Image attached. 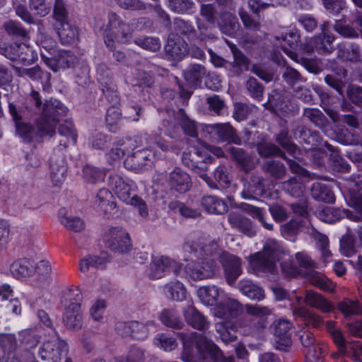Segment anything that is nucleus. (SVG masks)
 <instances>
[{"mask_svg": "<svg viewBox=\"0 0 362 362\" xmlns=\"http://www.w3.org/2000/svg\"><path fill=\"white\" fill-rule=\"evenodd\" d=\"M285 254L286 251L281 243L274 239H269L265 242L262 251L250 256V266L257 274H274L276 271V263Z\"/></svg>", "mask_w": 362, "mask_h": 362, "instance_id": "nucleus-1", "label": "nucleus"}, {"mask_svg": "<svg viewBox=\"0 0 362 362\" xmlns=\"http://www.w3.org/2000/svg\"><path fill=\"white\" fill-rule=\"evenodd\" d=\"M178 335L182 340L184 346H187L190 342H194L199 356L203 359L210 358L214 362H235L233 357L224 356L222 351L212 341L204 336L196 332L191 333L190 335L179 333Z\"/></svg>", "mask_w": 362, "mask_h": 362, "instance_id": "nucleus-2", "label": "nucleus"}, {"mask_svg": "<svg viewBox=\"0 0 362 362\" xmlns=\"http://www.w3.org/2000/svg\"><path fill=\"white\" fill-rule=\"evenodd\" d=\"M182 160L185 165L198 174L209 187L217 188L214 181L206 173L209 164L214 160L212 156L193 148L183 152Z\"/></svg>", "mask_w": 362, "mask_h": 362, "instance_id": "nucleus-3", "label": "nucleus"}, {"mask_svg": "<svg viewBox=\"0 0 362 362\" xmlns=\"http://www.w3.org/2000/svg\"><path fill=\"white\" fill-rule=\"evenodd\" d=\"M54 332L55 335L44 341L39 349L38 355L44 362H62L68 354L67 343L54 329Z\"/></svg>", "mask_w": 362, "mask_h": 362, "instance_id": "nucleus-4", "label": "nucleus"}, {"mask_svg": "<svg viewBox=\"0 0 362 362\" xmlns=\"http://www.w3.org/2000/svg\"><path fill=\"white\" fill-rule=\"evenodd\" d=\"M185 271L191 279L200 281L215 276L219 271V267L214 258L205 257L187 264Z\"/></svg>", "mask_w": 362, "mask_h": 362, "instance_id": "nucleus-5", "label": "nucleus"}, {"mask_svg": "<svg viewBox=\"0 0 362 362\" xmlns=\"http://www.w3.org/2000/svg\"><path fill=\"white\" fill-rule=\"evenodd\" d=\"M296 259L300 267L310 269L306 273V276L313 286L324 291H333V284L327 281L323 274L312 269L315 263L309 255L304 252H299L296 254Z\"/></svg>", "mask_w": 362, "mask_h": 362, "instance_id": "nucleus-6", "label": "nucleus"}, {"mask_svg": "<svg viewBox=\"0 0 362 362\" xmlns=\"http://www.w3.org/2000/svg\"><path fill=\"white\" fill-rule=\"evenodd\" d=\"M218 261L223 269L227 284L230 286H234L237 279L243 272L241 259L235 255L224 251L220 252Z\"/></svg>", "mask_w": 362, "mask_h": 362, "instance_id": "nucleus-7", "label": "nucleus"}, {"mask_svg": "<svg viewBox=\"0 0 362 362\" xmlns=\"http://www.w3.org/2000/svg\"><path fill=\"white\" fill-rule=\"evenodd\" d=\"M104 241L108 248L119 253L127 252L132 247L129 234L119 227L110 228L104 235Z\"/></svg>", "mask_w": 362, "mask_h": 362, "instance_id": "nucleus-8", "label": "nucleus"}, {"mask_svg": "<svg viewBox=\"0 0 362 362\" xmlns=\"http://www.w3.org/2000/svg\"><path fill=\"white\" fill-rule=\"evenodd\" d=\"M291 323L285 319L274 320L270 326V330L274 335L275 348L280 351H287L291 347L292 341L289 332L291 328Z\"/></svg>", "mask_w": 362, "mask_h": 362, "instance_id": "nucleus-9", "label": "nucleus"}, {"mask_svg": "<svg viewBox=\"0 0 362 362\" xmlns=\"http://www.w3.org/2000/svg\"><path fill=\"white\" fill-rule=\"evenodd\" d=\"M80 300V298L78 300H70L62 315L64 326L70 332H78L83 326V315L78 302Z\"/></svg>", "mask_w": 362, "mask_h": 362, "instance_id": "nucleus-10", "label": "nucleus"}, {"mask_svg": "<svg viewBox=\"0 0 362 362\" xmlns=\"http://www.w3.org/2000/svg\"><path fill=\"white\" fill-rule=\"evenodd\" d=\"M9 112L15 122L16 134L24 142L30 143L37 140V134L34 127L28 123L22 122L25 111L18 110L15 105L9 103Z\"/></svg>", "mask_w": 362, "mask_h": 362, "instance_id": "nucleus-11", "label": "nucleus"}, {"mask_svg": "<svg viewBox=\"0 0 362 362\" xmlns=\"http://www.w3.org/2000/svg\"><path fill=\"white\" fill-rule=\"evenodd\" d=\"M148 326H154V322L148 321L146 324L138 321L119 322L117 325V329L124 337L130 336L136 339L142 340L148 337Z\"/></svg>", "mask_w": 362, "mask_h": 362, "instance_id": "nucleus-12", "label": "nucleus"}, {"mask_svg": "<svg viewBox=\"0 0 362 362\" xmlns=\"http://www.w3.org/2000/svg\"><path fill=\"white\" fill-rule=\"evenodd\" d=\"M166 181L171 189L180 193L186 192L192 187L189 175L178 167H175L169 173Z\"/></svg>", "mask_w": 362, "mask_h": 362, "instance_id": "nucleus-13", "label": "nucleus"}, {"mask_svg": "<svg viewBox=\"0 0 362 362\" xmlns=\"http://www.w3.org/2000/svg\"><path fill=\"white\" fill-rule=\"evenodd\" d=\"M228 221L232 228L248 237H253L257 233L253 221L241 213L237 211L229 213Z\"/></svg>", "mask_w": 362, "mask_h": 362, "instance_id": "nucleus-14", "label": "nucleus"}, {"mask_svg": "<svg viewBox=\"0 0 362 362\" xmlns=\"http://www.w3.org/2000/svg\"><path fill=\"white\" fill-rule=\"evenodd\" d=\"M109 185L121 201L127 203L131 200L132 184L124 180L122 176L117 174L110 175Z\"/></svg>", "mask_w": 362, "mask_h": 362, "instance_id": "nucleus-15", "label": "nucleus"}, {"mask_svg": "<svg viewBox=\"0 0 362 362\" xmlns=\"http://www.w3.org/2000/svg\"><path fill=\"white\" fill-rule=\"evenodd\" d=\"M45 57V64L53 71L71 66L75 62V56L69 51L59 50L55 52L52 58Z\"/></svg>", "mask_w": 362, "mask_h": 362, "instance_id": "nucleus-16", "label": "nucleus"}, {"mask_svg": "<svg viewBox=\"0 0 362 362\" xmlns=\"http://www.w3.org/2000/svg\"><path fill=\"white\" fill-rule=\"evenodd\" d=\"M304 303L310 308L317 309L322 313L333 310V304L327 300L322 294L310 289L305 291Z\"/></svg>", "mask_w": 362, "mask_h": 362, "instance_id": "nucleus-17", "label": "nucleus"}, {"mask_svg": "<svg viewBox=\"0 0 362 362\" xmlns=\"http://www.w3.org/2000/svg\"><path fill=\"white\" fill-rule=\"evenodd\" d=\"M228 46L233 57V61L229 63L230 70L235 75L240 76L249 70L250 60L235 45L228 43Z\"/></svg>", "mask_w": 362, "mask_h": 362, "instance_id": "nucleus-18", "label": "nucleus"}, {"mask_svg": "<svg viewBox=\"0 0 362 362\" xmlns=\"http://www.w3.org/2000/svg\"><path fill=\"white\" fill-rule=\"evenodd\" d=\"M187 43L180 37H169L165 46L166 54L172 60H181L187 54Z\"/></svg>", "mask_w": 362, "mask_h": 362, "instance_id": "nucleus-19", "label": "nucleus"}, {"mask_svg": "<svg viewBox=\"0 0 362 362\" xmlns=\"http://www.w3.org/2000/svg\"><path fill=\"white\" fill-rule=\"evenodd\" d=\"M183 315L187 324L195 329L204 331L209 327L210 323L206 317L192 305L185 308Z\"/></svg>", "mask_w": 362, "mask_h": 362, "instance_id": "nucleus-20", "label": "nucleus"}, {"mask_svg": "<svg viewBox=\"0 0 362 362\" xmlns=\"http://www.w3.org/2000/svg\"><path fill=\"white\" fill-rule=\"evenodd\" d=\"M227 152L245 173L251 171L255 166V163L252 156L244 149L235 146H229Z\"/></svg>", "mask_w": 362, "mask_h": 362, "instance_id": "nucleus-21", "label": "nucleus"}, {"mask_svg": "<svg viewBox=\"0 0 362 362\" xmlns=\"http://www.w3.org/2000/svg\"><path fill=\"white\" fill-rule=\"evenodd\" d=\"M67 108L59 100L51 99L44 103L42 116L58 123L66 114Z\"/></svg>", "mask_w": 362, "mask_h": 362, "instance_id": "nucleus-22", "label": "nucleus"}, {"mask_svg": "<svg viewBox=\"0 0 362 362\" xmlns=\"http://www.w3.org/2000/svg\"><path fill=\"white\" fill-rule=\"evenodd\" d=\"M10 270L16 279L30 277L35 274V262L27 258L19 259L11 264Z\"/></svg>", "mask_w": 362, "mask_h": 362, "instance_id": "nucleus-23", "label": "nucleus"}, {"mask_svg": "<svg viewBox=\"0 0 362 362\" xmlns=\"http://www.w3.org/2000/svg\"><path fill=\"white\" fill-rule=\"evenodd\" d=\"M291 306L293 315L302 318L308 325L315 328H319L322 325L323 319L316 313L310 311L305 306L296 305L293 303L291 304Z\"/></svg>", "mask_w": 362, "mask_h": 362, "instance_id": "nucleus-24", "label": "nucleus"}, {"mask_svg": "<svg viewBox=\"0 0 362 362\" xmlns=\"http://www.w3.org/2000/svg\"><path fill=\"white\" fill-rule=\"evenodd\" d=\"M206 74V68L199 64H192L183 71L185 81L193 88L200 86Z\"/></svg>", "mask_w": 362, "mask_h": 362, "instance_id": "nucleus-25", "label": "nucleus"}, {"mask_svg": "<svg viewBox=\"0 0 362 362\" xmlns=\"http://www.w3.org/2000/svg\"><path fill=\"white\" fill-rule=\"evenodd\" d=\"M105 30L121 35L122 42H126L129 37L128 23H124L121 17L115 12L108 13V23Z\"/></svg>", "mask_w": 362, "mask_h": 362, "instance_id": "nucleus-26", "label": "nucleus"}, {"mask_svg": "<svg viewBox=\"0 0 362 362\" xmlns=\"http://www.w3.org/2000/svg\"><path fill=\"white\" fill-rule=\"evenodd\" d=\"M211 129L223 141L241 144V139L235 133V130L229 123L214 124L210 126Z\"/></svg>", "mask_w": 362, "mask_h": 362, "instance_id": "nucleus-27", "label": "nucleus"}, {"mask_svg": "<svg viewBox=\"0 0 362 362\" xmlns=\"http://www.w3.org/2000/svg\"><path fill=\"white\" fill-rule=\"evenodd\" d=\"M237 288L243 295L251 300L259 301L264 298V290L250 279H241Z\"/></svg>", "mask_w": 362, "mask_h": 362, "instance_id": "nucleus-28", "label": "nucleus"}, {"mask_svg": "<svg viewBox=\"0 0 362 362\" xmlns=\"http://www.w3.org/2000/svg\"><path fill=\"white\" fill-rule=\"evenodd\" d=\"M169 257L165 256L154 257L149 265L148 276L151 279H159L168 272Z\"/></svg>", "mask_w": 362, "mask_h": 362, "instance_id": "nucleus-29", "label": "nucleus"}, {"mask_svg": "<svg viewBox=\"0 0 362 362\" xmlns=\"http://www.w3.org/2000/svg\"><path fill=\"white\" fill-rule=\"evenodd\" d=\"M319 216L321 219L327 223H333L344 217L354 221H356L358 218V216L354 215L349 209H340L331 207H326L322 210Z\"/></svg>", "mask_w": 362, "mask_h": 362, "instance_id": "nucleus-30", "label": "nucleus"}, {"mask_svg": "<svg viewBox=\"0 0 362 362\" xmlns=\"http://www.w3.org/2000/svg\"><path fill=\"white\" fill-rule=\"evenodd\" d=\"M311 196L315 200L326 203H333L335 196L330 187L324 183L316 182L312 185Z\"/></svg>", "mask_w": 362, "mask_h": 362, "instance_id": "nucleus-31", "label": "nucleus"}, {"mask_svg": "<svg viewBox=\"0 0 362 362\" xmlns=\"http://www.w3.org/2000/svg\"><path fill=\"white\" fill-rule=\"evenodd\" d=\"M150 153L146 150L137 151L129 156L124 163L127 168L139 170L148 164Z\"/></svg>", "mask_w": 362, "mask_h": 362, "instance_id": "nucleus-32", "label": "nucleus"}, {"mask_svg": "<svg viewBox=\"0 0 362 362\" xmlns=\"http://www.w3.org/2000/svg\"><path fill=\"white\" fill-rule=\"evenodd\" d=\"M264 187V178L257 174H252L250 180L244 184L242 197L245 199H257L255 194L257 190H262Z\"/></svg>", "mask_w": 362, "mask_h": 362, "instance_id": "nucleus-33", "label": "nucleus"}, {"mask_svg": "<svg viewBox=\"0 0 362 362\" xmlns=\"http://www.w3.org/2000/svg\"><path fill=\"white\" fill-rule=\"evenodd\" d=\"M59 37L64 45H71L76 42L78 37L76 28L70 25L67 21L55 23Z\"/></svg>", "mask_w": 362, "mask_h": 362, "instance_id": "nucleus-34", "label": "nucleus"}, {"mask_svg": "<svg viewBox=\"0 0 362 362\" xmlns=\"http://www.w3.org/2000/svg\"><path fill=\"white\" fill-rule=\"evenodd\" d=\"M50 176L55 185L62 184L66 177V165L63 158H52L50 160Z\"/></svg>", "mask_w": 362, "mask_h": 362, "instance_id": "nucleus-35", "label": "nucleus"}, {"mask_svg": "<svg viewBox=\"0 0 362 362\" xmlns=\"http://www.w3.org/2000/svg\"><path fill=\"white\" fill-rule=\"evenodd\" d=\"M202 205L209 213L223 214L228 211L227 204L214 196H205L202 199Z\"/></svg>", "mask_w": 362, "mask_h": 362, "instance_id": "nucleus-36", "label": "nucleus"}, {"mask_svg": "<svg viewBox=\"0 0 362 362\" xmlns=\"http://www.w3.org/2000/svg\"><path fill=\"white\" fill-rule=\"evenodd\" d=\"M303 117L320 129H324L329 124L327 117L317 108H305L303 112Z\"/></svg>", "mask_w": 362, "mask_h": 362, "instance_id": "nucleus-37", "label": "nucleus"}, {"mask_svg": "<svg viewBox=\"0 0 362 362\" xmlns=\"http://www.w3.org/2000/svg\"><path fill=\"white\" fill-rule=\"evenodd\" d=\"M165 296L170 300L182 301L186 298L187 290L179 281H172L163 287Z\"/></svg>", "mask_w": 362, "mask_h": 362, "instance_id": "nucleus-38", "label": "nucleus"}, {"mask_svg": "<svg viewBox=\"0 0 362 362\" xmlns=\"http://www.w3.org/2000/svg\"><path fill=\"white\" fill-rule=\"evenodd\" d=\"M334 139L343 145L362 146V137L346 128L337 129L335 131Z\"/></svg>", "mask_w": 362, "mask_h": 362, "instance_id": "nucleus-39", "label": "nucleus"}, {"mask_svg": "<svg viewBox=\"0 0 362 362\" xmlns=\"http://www.w3.org/2000/svg\"><path fill=\"white\" fill-rule=\"evenodd\" d=\"M220 291L214 285L202 286L197 290V296L201 301L207 305H214L220 296Z\"/></svg>", "mask_w": 362, "mask_h": 362, "instance_id": "nucleus-40", "label": "nucleus"}, {"mask_svg": "<svg viewBox=\"0 0 362 362\" xmlns=\"http://www.w3.org/2000/svg\"><path fill=\"white\" fill-rule=\"evenodd\" d=\"M59 134L62 137L59 140V145L66 148L70 143L75 144L77 135L74 129L71 122L65 121L59 127Z\"/></svg>", "mask_w": 362, "mask_h": 362, "instance_id": "nucleus-41", "label": "nucleus"}, {"mask_svg": "<svg viewBox=\"0 0 362 362\" xmlns=\"http://www.w3.org/2000/svg\"><path fill=\"white\" fill-rule=\"evenodd\" d=\"M276 141L284 148L290 155L296 159H300V152L298 146L291 141L288 137V130L282 129L276 135Z\"/></svg>", "mask_w": 362, "mask_h": 362, "instance_id": "nucleus-42", "label": "nucleus"}, {"mask_svg": "<svg viewBox=\"0 0 362 362\" xmlns=\"http://www.w3.org/2000/svg\"><path fill=\"white\" fill-rule=\"evenodd\" d=\"M173 30L176 34L183 35L188 39L194 38L197 36L196 29L187 21L180 18H175L173 21Z\"/></svg>", "mask_w": 362, "mask_h": 362, "instance_id": "nucleus-43", "label": "nucleus"}, {"mask_svg": "<svg viewBox=\"0 0 362 362\" xmlns=\"http://www.w3.org/2000/svg\"><path fill=\"white\" fill-rule=\"evenodd\" d=\"M252 147L255 146L254 143L250 144ZM257 150L259 155L264 158H268L272 156H278L281 158H286L285 153L277 146L269 142H261L257 145Z\"/></svg>", "mask_w": 362, "mask_h": 362, "instance_id": "nucleus-44", "label": "nucleus"}, {"mask_svg": "<svg viewBox=\"0 0 362 362\" xmlns=\"http://www.w3.org/2000/svg\"><path fill=\"white\" fill-rule=\"evenodd\" d=\"M263 168L271 177L276 180L283 179L286 175V166L279 160H267L264 163Z\"/></svg>", "mask_w": 362, "mask_h": 362, "instance_id": "nucleus-45", "label": "nucleus"}, {"mask_svg": "<svg viewBox=\"0 0 362 362\" xmlns=\"http://www.w3.org/2000/svg\"><path fill=\"white\" fill-rule=\"evenodd\" d=\"M315 50L320 54L331 53L334 50V37L330 35H320L312 38Z\"/></svg>", "mask_w": 362, "mask_h": 362, "instance_id": "nucleus-46", "label": "nucleus"}, {"mask_svg": "<svg viewBox=\"0 0 362 362\" xmlns=\"http://www.w3.org/2000/svg\"><path fill=\"white\" fill-rule=\"evenodd\" d=\"M339 57L346 61L362 63V50L356 43H351L347 48L341 49Z\"/></svg>", "mask_w": 362, "mask_h": 362, "instance_id": "nucleus-47", "label": "nucleus"}, {"mask_svg": "<svg viewBox=\"0 0 362 362\" xmlns=\"http://www.w3.org/2000/svg\"><path fill=\"white\" fill-rule=\"evenodd\" d=\"M325 146L332 152L330 154V160L335 170L341 173L349 172L351 168L349 164L338 153L337 149L328 143H325Z\"/></svg>", "mask_w": 362, "mask_h": 362, "instance_id": "nucleus-48", "label": "nucleus"}, {"mask_svg": "<svg viewBox=\"0 0 362 362\" xmlns=\"http://www.w3.org/2000/svg\"><path fill=\"white\" fill-rule=\"evenodd\" d=\"M63 211L61 210L59 212V221L67 230L75 233H78L83 230L85 224L79 217L66 216L63 214Z\"/></svg>", "mask_w": 362, "mask_h": 362, "instance_id": "nucleus-49", "label": "nucleus"}, {"mask_svg": "<svg viewBox=\"0 0 362 362\" xmlns=\"http://www.w3.org/2000/svg\"><path fill=\"white\" fill-rule=\"evenodd\" d=\"M112 194L110 190L105 188L100 189L95 197V203L98 205L104 212L108 209H113L116 204L112 201Z\"/></svg>", "mask_w": 362, "mask_h": 362, "instance_id": "nucleus-50", "label": "nucleus"}, {"mask_svg": "<svg viewBox=\"0 0 362 362\" xmlns=\"http://www.w3.org/2000/svg\"><path fill=\"white\" fill-rule=\"evenodd\" d=\"M145 351L139 347L132 346L126 355L115 357L112 362H144Z\"/></svg>", "mask_w": 362, "mask_h": 362, "instance_id": "nucleus-51", "label": "nucleus"}, {"mask_svg": "<svg viewBox=\"0 0 362 362\" xmlns=\"http://www.w3.org/2000/svg\"><path fill=\"white\" fill-rule=\"evenodd\" d=\"M160 319L165 325L174 329H182L184 326V322L174 310L164 309L160 315Z\"/></svg>", "mask_w": 362, "mask_h": 362, "instance_id": "nucleus-52", "label": "nucleus"}, {"mask_svg": "<svg viewBox=\"0 0 362 362\" xmlns=\"http://www.w3.org/2000/svg\"><path fill=\"white\" fill-rule=\"evenodd\" d=\"M57 123L50 120L49 118L41 115L36 121L37 128V137L43 136H52L55 134V128Z\"/></svg>", "mask_w": 362, "mask_h": 362, "instance_id": "nucleus-53", "label": "nucleus"}, {"mask_svg": "<svg viewBox=\"0 0 362 362\" xmlns=\"http://www.w3.org/2000/svg\"><path fill=\"white\" fill-rule=\"evenodd\" d=\"M177 119L184 132L191 136L197 137V132L194 122L191 120L182 109H180L177 113Z\"/></svg>", "mask_w": 362, "mask_h": 362, "instance_id": "nucleus-54", "label": "nucleus"}, {"mask_svg": "<svg viewBox=\"0 0 362 362\" xmlns=\"http://www.w3.org/2000/svg\"><path fill=\"white\" fill-rule=\"evenodd\" d=\"M333 29L344 38L357 39L359 37V33L353 25L346 24L340 20L335 21Z\"/></svg>", "mask_w": 362, "mask_h": 362, "instance_id": "nucleus-55", "label": "nucleus"}, {"mask_svg": "<svg viewBox=\"0 0 362 362\" xmlns=\"http://www.w3.org/2000/svg\"><path fill=\"white\" fill-rule=\"evenodd\" d=\"M339 310L347 317L354 315H359L362 312V308L358 301L346 298L338 303Z\"/></svg>", "mask_w": 362, "mask_h": 362, "instance_id": "nucleus-56", "label": "nucleus"}, {"mask_svg": "<svg viewBox=\"0 0 362 362\" xmlns=\"http://www.w3.org/2000/svg\"><path fill=\"white\" fill-rule=\"evenodd\" d=\"M83 175L88 182L99 183L104 181L106 173L103 170L87 165L83 169Z\"/></svg>", "mask_w": 362, "mask_h": 362, "instance_id": "nucleus-57", "label": "nucleus"}, {"mask_svg": "<svg viewBox=\"0 0 362 362\" xmlns=\"http://www.w3.org/2000/svg\"><path fill=\"white\" fill-rule=\"evenodd\" d=\"M4 28L13 37L25 39L28 36V31L19 22L10 20L4 23Z\"/></svg>", "mask_w": 362, "mask_h": 362, "instance_id": "nucleus-58", "label": "nucleus"}, {"mask_svg": "<svg viewBox=\"0 0 362 362\" xmlns=\"http://www.w3.org/2000/svg\"><path fill=\"white\" fill-rule=\"evenodd\" d=\"M214 178L216 181L214 182L217 185L216 189L218 188V185L222 188H228L230 185L231 177L227 168L223 165H218L216 168L214 173Z\"/></svg>", "mask_w": 362, "mask_h": 362, "instance_id": "nucleus-59", "label": "nucleus"}, {"mask_svg": "<svg viewBox=\"0 0 362 362\" xmlns=\"http://www.w3.org/2000/svg\"><path fill=\"white\" fill-rule=\"evenodd\" d=\"M246 313L249 315L248 318L265 319L272 314V310L267 306H261L258 305H246Z\"/></svg>", "mask_w": 362, "mask_h": 362, "instance_id": "nucleus-60", "label": "nucleus"}, {"mask_svg": "<svg viewBox=\"0 0 362 362\" xmlns=\"http://www.w3.org/2000/svg\"><path fill=\"white\" fill-rule=\"evenodd\" d=\"M104 258L98 256H87L79 262V269L83 273H87L91 268L98 269L104 264Z\"/></svg>", "mask_w": 362, "mask_h": 362, "instance_id": "nucleus-61", "label": "nucleus"}, {"mask_svg": "<svg viewBox=\"0 0 362 362\" xmlns=\"http://www.w3.org/2000/svg\"><path fill=\"white\" fill-rule=\"evenodd\" d=\"M281 185L282 189L293 197H298L303 194V186L296 177L281 182Z\"/></svg>", "mask_w": 362, "mask_h": 362, "instance_id": "nucleus-62", "label": "nucleus"}, {"mask_svg": "<svg viewBox=\"0 0 362 362\" xmlns=\"http://www.w3.org/2000/svg\"><path fill=\"white\" fill-rule=\"evenodd\" d=\"M170 9L177 13H189L193 9L194 4L192 0H168Z\"/></svg>", "mask_w": 362, "mask_h": 362, "instance_id": "nucleus-63", "label": "nucleus"}, {"mask_svg": "<svg viewBox=\"0 0 362 362\" xmlns=\"http://www.w3.org/2000/svg\"><path fill=\"white\" fill-rule=\"evenodd\" d=\"M216 327L223 341H233L236 339V332L233 327H229L228 322H221Z\"/></svg>", "mask_w": 362, "mask_h": 362, "instance_id": "nucleus-64", "label": "nucleus"}]
</instances>
